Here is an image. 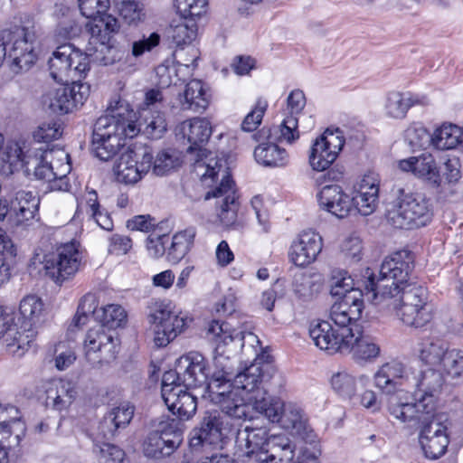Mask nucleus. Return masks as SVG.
Here are the masks:
<instances>
[{
    "label": "nucleus",
    "instance_id": "37998d69",
    "mask_svg": "<svg viewBox=\"0 0 463 463\" xmlns=\"http://www.w3.org/2000/svg\"><path fill=\"white\" fill-rule=\"evenodd\" d=\"M132 111L131 109H129ZM133 118H135V113ZM136 128L139 132H143L148 137L157 139L166 131V121L164 115L158 111H152V109H141L139 111V118L135 121Z\"/></svg>",
    "mask_w": 463,
    "mask_h": 463
},
{
    "label": "nucleus",
    "instance_id": "09e8293b",
    "mask_svg": "<svg viewBox=\"0 0 463 463\" xmlns=\"http://www.w3.org/2000/svg\"><path fill=\"white\" fill-rule=\"evenodd\" d=\"M254 156L258 163L272 167L283 166L288 162V155L284 148L275 143H263L254 150Z\"/></svg>",
    "mask_w": 463,
    "mask_h": 463
},
{
    "label": "nucleus",
    "instance_id": "2eb2a0df",
    "mask_svg": "<svg viewBox=\"0 0 463 463\" xmlns=\"http://www.w3.org/2000/svg\"><path fill=\"white\" fill-rule=\"evenodd\" d=\"M5 50L10 69L16 74L29 71L38 58L34 34L24 28L12 33Z\"/></svg>",
    "mask_w": 463,
    "mask_h": 463
},
{
    "label": "nucleus",
    "instance_id": "39448f33",
    "mask_svg": "<svg viewBox=\"0 0 463 463\" xmlns=\"http://www.w3.org/2000/svg\"><path fill=\"white\" fill-rule=\"evenodd\" d=\"M413 268L412 253L402 250L383 260L379 276L367 269L364 275L365 298L372 304L380 306L386 296L408 284V278Z\"/></svg>",
    "mask_w": 463,
    "mask_h": 463
},
{
    "label": "nucleus",
    "instance_id": "cd10ccee",
    "mask_svg": "<svg viewBox=\"0 0 463 463\" xmlns=\"http://www.w3.org/2000/svg\"><path fill=\"white\" fill-rule=\"evenodd\" d=\"M209 333L221 335L218 339L229 344L234 350L251 348L256 354L262 350L260 341L255 334L232 328L229 324L224 322L212 321L209 325Z\"/></svg>",
    "mask_w": 463,
    "mask_h": 463
},
{
    "label": "nucleus",
    "instance_id": "5701e85b",
    "mask_svg": "<svg viewBox=\"0 0 463 463\" xmlns=\"http://www.w3.org/2000/svg\"><path fill=\"white\" fill-rule=\"evenodd\" d=\"M207 336L215 345L213 357L214 371L210 380H207L202 387L203 389H204L207 383H232L237 374L235 370L236 362L231 357V354L235 350L229 344H225L218 339L221 335L210 334L209 328L207 329Z\"/></svg>",
    "mask_w": 463,
    "mask_h": 463
},
{
    "label": "nucleus",
    "instance_id": "6ab92c4d",
    "mask_svg": "<svg viewBox=\"0 0 463 463\" xmlns=\"http://www.w3.org/2000/svg\"><path fill=\"white\" fill-rule=\"evenodd\" d=\"M232 430V424L222 412L208 411L203 418L200 428L191 438V446L210 445L222 448L223 439Z\"/></svg>",
    "mask_w": 463,
    "mask_h": 463
},
{
    "label": "nucleus",
    "instance_id": "bb28decb",
    "mask_svg": "<svg viewBox=\"0 0 463 463\" xmlns=\"http://www.w3.org/2000/svg\"><path fill=\"white\" fill-rule=\"evenodd\" d=\"M409 378L405 365L396 360L385 363L374 373V385L389 395L403 392L402 387Z\"/></svg>",
    "mask_w": 463,
    "mask_h": 463
},
{
    "label": "nucleus",
    "instance_id": "6e6552de",
    "mask_svg": "<svg viewBox=\"0 0 463 463\" xmlns=\"http://www.w3.org/2000/svg\"><path fill=\"white\" fill-rule=\"evenodd\" d=\"M206 361L199 353H189L181 356L175 371L165 372L162 379V398L179 390L199 389L207 381Z\"/></svg>",
    "mask_w": 463,
    "mask_h": 463
},
{
    "label": "nucleus",
    "instance_id": "4468645a",
    "mask_svg": "<svg viewBox=\"0 0 463 463\" xmlns=\"http://www.w3.org/2000/svg\"><path fill=\"white\" fill-rule=\"evenodd\" d=\"M261 361L263 356H258L253 364L238 373L232 383L241 393H245L249 400H251L252 408L256 411L263 409V406L267 405L265 403L267 400L271 397L260 387L265 373L269 369V364H261Z\"/></svg>",
    "mask_w": 463,
    "mask_h": 463
},
{
    "label": "nucleus",
    "instance_id": "f3484780",
    "mask_svg": "<svg viewBox=\"0 0 463 463\" xmlns=\"http://www.w3.org/2000/svg\"><path fill=\"white\" fill-rule=\"evenodd\" d=\"M345 145L343 133L326 129L312 144L309 153V164L316 171L327 169L337 158Z\"/></svg>",
    "mask_w": 463,
    "mask_h": 463
},
{
    "label": "nucleus",
    "instance_id": "e433bc0d",
    "mask_svg": "<svg viewBox=\"0 0 463 463\" xmlns=\"http://www.w3.org/2000/svg\"><path fill=\"white\" fill-rule=\"evenodd\" d=\"M45 392L46 405L57 411L67 409L73 402L77 394L75 384L63 379L50 381Z\"/></svg>",
    "mask_w": 463,
    "mask_h": 463
},
{
    "label": "nucleus",
    "instance_id": "0eeeda50",
    "mask_svg": "<svg viewBox=\"0 0 463 463\" xmlns=\"http://www.w3.org/2000/svg\"><path fill=\"white\" fill-rule=\"evenodd\" d=\"M87 53H82L71 44L58 46L48 61L50 75L61 83L81 84L80 80L90 70V62L99 61L107 64L104 57L91 52L88 48Z\"/></svg>",
    "mask_w": 463,
    "mask_h": 463
},
{
    "label": "nucleus",
    "instance_id": "c9c22d12",
    "mask_svg": "<svg viewBox=\"0 0 463 463\" xmlns=\"http://www.w3.org/2000/svg\"><path fill=\"white\" fill-rule=\"evenodd\" d=\"M209 105V96L203 89V82L199 80L189 81L184 92L177 95L172 109L178 108L181 110L199 112L204 110Z\"/></svg>",
    "mask_w": 463,
    "mask_h": 463
},
{
    "label": "nucleus",
    "instance_id": "680f3d73",
    "mask_svg": "<svg viewBox=\"0 0 463 463\" xmlns=\"http://www.w3.org/2000/svg\"><path fill=\"white\" fill-rule=\"evenodd\" d=\"M404 137L409 145L415 148H423L431 144V135L425 127L418 123L408 127Z\"/></svg>",
    "mask_w": 463,
    "mask_h": 463
},
{
    "label": "nucleus",
    "instance_id": "7c9ffc66",
    "mask_svg": "<svg viewBox=\"0 0 463 463\" xmlns=\"http://www.w3.org/2000/svg\"><path fill=\"white\" fill-rule=\"evenodd\" d=\"M429 103L430 100L426 95L395 90L390 91L384 99V115L388 118L402 120L407 117L411 108L414 106H427Z\"/></svg>",
    "mask_w": 463,
    "mask_h": 463
},
{
    "label": "nucleus",
    "instance_id": "2f4dec72",
    "mask_svg": "<svg viewBox=\"0 0 463 463\" xmlns=\"http://www.w3.org/2000/svg\"><path fill=\"white\" fill-rule=\"evenodd\" d=\"M344 354H350L355 361L370 362L380 355V346L372 336L364 334L358 326L350 327V334L344 345Z\"/></svg>",
    "mask_w": 463,
    "mask_h": 463
},
{
    "label": "nucleus",
    "instance_id": "f704fd0d",
    "mask_svg": "<svg viewBox=\"0 0 463 463\" xmlns=\"http://www.w3.org/2000/svg\"><path fill=\"white\" fill-rule=\"evenodd\" d=\"M258 463H291L296 444L286 434L270 435Z\"/></svg>",
    "mask_w": 463,
    "mask_h": 463
},
{
    "label": "nucleus",
    "instance_id": "5fc2aeb1",
    "mask_svg": "<svg viewBox=\"0 0 463 463\" xmlns=\"http://www.w3.org/2000/svg\"><path fill=\"white\" fill-rule=\"evenodd\" d=\"M19 311L22 325L35 328L43 315V301L35 295L26 296L20 302Z\"/></svg>",
    "mask_w": 463,
    "mask_h": 463
},
{
    "label": "nucleus",
    "instance_id": "603ef678",
    "mask_svg": "<svg viewBox=\"0 0 463 463\" xmlns=\"http://www.w3.org/2000/svg\"><path fill=\"white\" fill-rule=\"evenodd\" d=\"M443 382V376L439 371L432 368L422 371L416 382L418 391L415 396H430L435 401L434 395L440 390Z\"/></svg>",
    "mask_w": 463,
    "mask_h": 463
},
{
    "label": "nucleus",
    "instance_id": "3c124183",
    "mask_svg": "<svg viewBox=\"0 0 463 463\" xmlns=\"http://www.w3.org/2000/svg\"><path fill=\"white\" fill-rule=\"evenodd\" d=\"M102 28L105 29L108 33H116L118 32L119 25L118 20L109 14L107 12L104 14H101L97 21L94 22L90 26V33L91 39L93 42L99 41V46L95 47V53L99 54L101 57L106 51H109V47L105 44V40L107 39L106 35H101Z\"/></svg>",
    "mask_w": 463,
    "mask_h": 463
},
{
    "label": "nucleus",
    "instance_id": "f8f14e48",
    "mask_svg": "<svg viewBox=\"0 0 463 463\" xmlns=\"http://www.w3.org/2000/svg\"><path fill=\"white\" fill-rule=\"evenodd\" d=\"M203 398H208L218 405L222 414L227 418L246 419L252 406L251 400L245 393H241L232 383H207L202 392Z\"/></svg>",
    "mask_w": 463,
    "mask_h": 463
},
{
    "label": "nucleus",
    "instance_id": "a19ab883",
    "mask_svg": "<svg viewBox=\"0 0 463 463\" xmlns=\"http://www.w3.org/2000/svg\"><path fill=\"white\" fill-rule=\"evenodd\" d=\"M163 398L168 410L179 417L180 420H188L193 417L196 411L197 402L194 394H192L181 388L175 390L173 393Z\"/></svg>",
    "mask_w": 463,
    "mask_h": 463
},
{
    "label": "nucleus",
    "instance_id": "e2e57ef3",
    "mask_svg": "<svg viewBox=\"0 0 463 463\" xmlns=\"http://www.w3.org/2000/svg\"><path fill=\"white\" fill-rule=\"evenodd\" d=\"M341 252L350 262H359L364 255V244L362 239L356 234L349 235L341 244Z\"/></svg>",
    "mask_w": 463,
    "mask_h": 463
},
{
    "label": "nucleus",
    "instance_id": "b1692460",
    "mask_svg": "<svg viewBox=\"0 0 463 463\" xmlns=\"http://www.w3.org/2000/svg\"><path fill=\"white\" fill-rule=\"evenodd\" d=\"M40 203L39 197L31 191H17L10 200H0V219L15 217L17 222L34 218Z\"/></svg>",
    "mask_w": 463,
    "mask_h": 463
},
{
    "label": "nucleus",
    "instance_id": "a878e982",
    "mask_svg": "<svg viewBox=\"0 0 463 463\" xmlns=\"http://www.w3.org/2000/svg\"><path fill=\"white\" fill-rule=\"evenodd\" d=\"M398 167L403 172L411 173L432 187L439 188L442 185L440 172L431 154L424 153L418 156L400 160Z\"/></svg>",
    "mask_w": 463,
    "mask_h": 463
},
{
    "label": "nucleus",
    "instance_id": "58836bf2",
    "mask_svg": "<svg viewBox=\"0 0 463 463\" xmlns=\"http://www.w3.org/2000/svg\"><path fill=\"white\" fill-rule=\"evenodd\" d=\"M135 408L129 402H122L112 408L100 422L99 429L104 438L115 436L120 429H125L134 416Z\"/></svg>",
    "mask_w": 463,
    "mask_h": 463
},
{
    "label": "nucleus",
    "instance_id": "8fccbe9b",
    "mask_svg": "<svg viewBox=\"0 0 463 463\" xmlns=\"http://www.w3.org/2000/svg\"><path fill=\"white\" fill-rule=\"evenodd\" d=\"M196 234L194 227H189L176 232L167 250V258L173 263L179 262L190 250Z\"/></svg>",
    "mask_w": 463,
    "mask_h": 463
},
{
    "label": "nucleus",
    "instance_id": "20e7f679",
    "mask_svg": "<svg viewBox=\"0 0 463 463\" xmlns=\"http://www.w3.org/2000/svg\"><path fill=\"white\" fill-rule=\"evenodd\" d=\"M97 319L102 324L90 328L84 340L85 357L93 366L109 364L116 359L119 350V340L111 332L127 322V313L119 305H108L96 313Z\"/></svg>",
    "mask_w": 463,
    "mask_h": 463
},
{
    "label": "nucleus",
    "instance_id": "f257e3e1",
    "mask_svg": "<svg viewBox=\"0 0 463 463\" xmlns=\"http://www.w3.org/2000/svg\"><path fill=\"white\" fill-rule=\"evenodd\" d=\"M175 131L189 144L185 156L193 165L195 175L207 185H211L208 181L216 184L207 192L205 200L215 198L221 222L226 226L232 225L236 221L239 208L237 191L226 160L204 147L212 135L211 122L205 118L195 117L181 122Z\"/></svg>",
    "mask_w": 463,
    "mask_h": 463
},
{
    "label": "nucleus",
    "instance_id": "338daca9",
    "mask_svg": "<svg viewBox=\"0 0 463 463\" xmlns=\"http://www.w3.org/2000/svg\"><path fill=\"white\" fill-rule=\"evenodd\" d=\"M16 256V248L14 243L10 240L9 237H2L0 239V261L2 262L0 266V273L5 272V278L0 279V287L5 283V280L8 279V262L14 260Z\"/></svg>",
    "mask_w": 463,
    "mask_h": 463
},
{
    "label": "nucleus",
    "instance_id": "774afa93",
    "mask_svg": "<svg viewBox=\"0 0 463 463\" xmlns=\"http://www.w3.org/2000/svg\"><path fill=\"white\" fill-rule=\"evenodd\" d=\"M161 35L157 32L143 34L142 38L132 43L131 53L137 58L146 52H152L160 44Z\"/></svg>",
    "mask_w": 463,
    "mask_h": 463
},
{
    "label": "nucleus",
    "instance_id": "49530a36",
    "mask_svg": "<svg viewBox=\"0 0 463 463\" xmlns=\"http://www.w3.org/2000/svg\"><path fill=\"white\" fill-rule=\"evenodd\" d=\"M395 316L405 325L421 327L431 319V311L422 304L401 303L397 308H391Z\"/></svg>",
    "mask_w": 463,
    "mask_h": 463
},
{
    "label": "nucleus",
    "instance_id": "4be33fe9",
    "mask_svg": "<svg viewBox=\"0 0 463 463\" xmlns=\"http://www.w3.org/2000/svg\"><path fill=\"white\" fill-rule=\"evenodd\" d=\"M365 291H352L335 301L330 308V319L337 327H355L362 316Z\"/></svg>",
    "mask_w": 463,
    "mask_h": 463
},
{
    "label": "nucleus",
    "instance_id": "de8ad7c7",
    "mask_svg": "<svg viewBox=\"0 0 463 463\" xmlns=\"http://www.w3.org/2000/svg\"><path fill=\"white\" fill-rule=\"evenodd\" d=\"M463 128L454 124H443L431 135V145L439 150L453 149L460 145Z\"/></svg>",
    "mask_w": 463,
    "mask_h": 463
},
{
    "label": "nucleus",
    "instance_id": "4d7b16f0",
    "mask_svg": "<svg viewBox=\"0 0 463 463\" xmlns=\"http://www.w3.org/2000/svg\"><path fill=\"white\" fill-rule=\"evenodd\" d=\"M61 134L62 131L60 124L54 121L44 122L33 132L34 142L28 146H44L46 149H50L46 144L58 139L61 137Z\"/></svg>",
    "mask_w": 463,
    "mask_h": 463
},
{
    "label": "nucleus",
    "instance_id": "1a4fd4ad",
    "mask_svg": "<svg viewBox=\"0 0 463 463\" xmlns=\"http://www.w3.org/2000/svg\"><path fill=\"white\" fill-rule=\"evenodd\" d=\"M43 265L46 275L55 283L61 284L71 279L83 266V256L75 242L61 244L51 252L35 254L33 263Z\"/></svg>",
    "mask_w": 463,
    "mask_h": 463
},
{
    "label": "nucleus",
    "instance_id": "c85d7f7f",
    "mask_svg": "<svg viewBox=\"0 0 463 463\" xmlns=\"http://www.w3.org/2000/svg\"><path fill=\"white\" fill-rule=\"evenodd\" d=\"M5 317L0 318V338H3L7 351L17 357L23 356L35 338V328L22 325L6 326Z\"/></svg>",
    "mask_w": 463,
    "mask_h": 463
},
{
    "label": "nucleus",
    "instance_id": "c03bdc74",
    "mask_svg": "<svg viewBox=\"0 0 463 463\" xmlns=\"http://www.w3.org/2000/svg\"><path fill=\"white\" fill-rule=\"evenodd\" d=\"M357 382L362 385L369 383L370 378L366 374L355 376L346 370L339 371L331 377L333 390L345 399H353L357 391Z\"/></svg>",
    "mask_w": 463,
    "mask_h": 463
},
{
    "label": "nucleus",
    "instance_id": "412c9836",
    "mask_svg": "<svg viewBox=\"0 0 463 463\" xmlns=\"http://www.w3.org/2000/svg\"><path fill=\"white\" fill-rule=\"evenodd\" d=\"M350 334V327H334L328 321L312 323L309 335L315 345L328 354L344 353V345Z\"/></svg>",
    "mask_w": 463,
    "mask_h": 463
},
{
    "label": "nucleus",
    "instance_id": "473e14b6",
    "mask_svg": "<svg viewBox=\"0 0 463 463\" xmlns=\"http://www.w3.org/2000/svg\"><path fill=\"white\" fill-rule=\"evenodd\" d=\"M321 208L338 218H345L354 211V200L336 184L324 186L317 194Z\"/></svg>",
    "mask_w": 463,
    "mask_h": 463
},
{
    "label": "nucleus",
    "instance_id": "bf43d9fd",
    "mask_svg": "<svg viewBox=\"0 0 463 463\" xmlns=\"http://www.w3.org/2000/svg\"><path fill=\"white\" fill-rule=\"evenodd\" d=\"M181 164L179 155L176 151L168 149L157 154L153 166V173L156 175H165L172 169Z\"/></svg>",
    "mask_w": 463,
    "mask_h": 463
},
{
    "label": "nucleus",
    "instance_id": "ea45409f",
    "mask_svg": "<svg viewBox=\"0 0 463 463\" xmlns=\"http://www.w3.org/2000/svg\"><path fill=\"white\" fill-rule=\"evenodd\" d=\"M254 137L260 141L271 139L272 141L292 144L299 138L298 119L296 116H285L282 122L271 128H262Z\"/></svg>",
    "mask_w": 463,
    "mask_h": 463
},
{
    "label": "nucleus",
    "instance_id": "7ed1b4c3",
    "mask_svg": "<svg viewBox=\"0 0 463 463\" xmlns=\"http://www.w3.org/2000/svg\"><path fill=\"white\" fill-rule=\"evenodd\" d=\"M69 158V154L62 148L46 149L44 146L21 147L17 143H12L6 146L0 159V173L9 176L24 168L26 175L33 174L37 179L48 182L56 173L54 159L61 164Z\"/></svg>",
    "mask_w": 463,
    "mask_h": 463
},
{
    "label": "nucleus",
    "instance_id": "f03ea898",
    "mask_svg": "<svg viewBox=\"0 0 463 463\" xmlns=\"http://www.w3.org/2000/svg\"><path fill=\"white\" fill-rule=\"evenodd\" d=\"M133 116L124 100L115 99L110 101L106 114L99 117L94 126L91 151L96 157L109 160L124 147L125 138H133L138 134Z\"/></svg>",
    "mask_w": 463,
    "mask_h": 463
},
{
    "label": "nucleus",
    "instance_id": "ddd939ff",
    "mask_svg": "<svg viewBox=\"0 0 463 463\" xmlns=\"http://www.w3.org/2000/svg\"><path fill=\"white\" fill-rule=\"evenodd\" d=\"M182 442L183 430L180 428V421L163 418L144 439L143 453L151 458L167 457L174 453Z\"/></svg>",
    "mask_w": 463,
    "mask_h": 463
},
{
    "label": "nucleus",
    "instance_id": "6e6d98bb",
    "mask_svg": "<svg viewBox=\"0 0 463 463\" xmlns=\"http://www.w3.org/2000/svg\"><path fill=\"white\" fill-rule=\"evenodd\" d=\"M330 293L334 297L344 298L352 291H364L354 288V279L343 269H333L330 275Z\"/></svg>",
    "mask_w": 463,
    "mask_h": 463
},
{
    "label": "nucleus",
    "instance_id": "13d9d810",
    "mask_svg": "<svg viewBox=\"0 0 463 463\" xmlns=\"http://www.w3.org/2000/svg\"><path fill=\"white\" fill-rule=\"evenodd\" d=\"M440 369L452 379L463 377V350L449 349Z\"/></svg>",
    "mask_w": 463,
    "mask_h": 463
},
{
    "label": "nucleus",
    "instance_id": "0e129e2a",
    "mask_svg": "<svg viewBox=\"0 0 463 463\" xmlns=\"http://www.w3.org/2000/svg\"><path fill=\"white\" fill-rule=\"evenodd\" d=\"M121 18L128 24L139 22L145 15L143 5L134 0H122L117 4Z\"/></svg>",
    "mask_w": 463,
    "mask_h": 463
},
{
    "label": "nucleus",
    "instance_id": "69168bd1",
    "mask_svg": "<svg viewBox=\"0 0 463 463\" xmlns=\"http://www.w3.org/2000/svg\"><path fill=\"white\" fill-rule=\"evenodd\" d=\"M80 13L94 22L108 12L110 6V0H79Z\"/></svg>",
    "mask_w": 463,
    "mask_h": 463
},
{
    "label": "nucleus",
    "instance_id": "a18cd8bd",
    "mask_svg": "<svg viewBox=\"0 0 463 463\" xmlns=\"http://www.w3.org/2000/svg\"><path fill=\"white\" fill-rule=\"evenodd\" d=\"M324 279L319 273H299L295 275L293 291L303 301L316 298L323 288Z\"/></svg>",
    "mask_w": 463,
    "mask_h": 463
},
{
    "label": "nucleus",
    "instance_id": "393cba45",
    "mask_svg": "<svg viewBox=\"0 0 463 463\" xmlns=\"http://www.w3.org/2000/svg\"><path fill=\"white\" fill-rule=\"evenodd\" d=\"M323 247L322 237L313 230L303 231L292 242L289 259L298 267L314 262Z\"/></svg>",
    "mask_w": 463,
    "mask_h": 463
},
{
    "label": "nucleus",
    "instance_id": "79ce46f5",
    "mask_svg": "<svg viewBox=\"0 0 463 463\" xmlns=\"http://www.w3.org/2000/svg\"><path fill=\"white\" fill-rule=\"evenodd\" d=\"M138 158L139 155L128 147L120 154L114 165V173L118 182L127 184H136L142 178L137 164Z\"/></svg>",
    "mask_w": 463,
    "mask_h": 463
},
{
    "label": "nucleus",
    "instance_id": "052dcab7",
    "mask_svg": "<svg viewBox=\"0 0 463 463\" xmlns=\"http://www.w3.org/2000/svg\"><path fill=\"white\" fill-rule=\"evenodd\" d=\"M98 304V298L94 293L85 294L80 299L76 315L73 317L74 326L80 327L85 325L89 317L96 312Z\"/></svg>",
    "mask_w": 463,
    "mask_h": 463
},
{
    "label": "nucleus",
    "instance_id": "aec40b11",
    "mask_svg": "<svg viewBox=\"0 0 463 463\" xmlns=\"http://www.w3.org/2000/svg\"><path fill=\"white\" fill-rule=\"evenodd\" d=\"M448 418L443 413L437 414L428 423H425L420 433V444L426 458L437 459L447 450L449 437L447 434Z\"/></svg>",
    "mask_w": 463,
    "mask_h": 463
},
{
    "label": "nucleus",
    "instance_id": "dca6fc26",
    "mask_svg": "<svg viewBox=\"0 0 463 463\" xmlns=\"http://www.w3.org/2000/svg\"><path fill=\"white\" fill-rule=\"evenodd\" d=\"M267 405L258 411L269 421L276 422L281 428L301 434L307 430V419L303 410L296 403H284L280 399L270 397Z\"/></svg>",
    "mask_w": 463,
    "mask_h": 463
},
{
    "label": "nucleus",
    "instance_id": "423d86ee",
    "mask_svg": "<svg viewBox=\"0 0 463 463\" xmlns=\"http://www.w3.org/2000/svg\"><path fill=\"white\" fill-rule=\"evenodd\" d=\"M432 218L429 200L416 193L400 188L386 209L387 222L398 229H414L425 226Z\"/></svg>",
    "mask_w": 463,
    "mask_h": 463
},
{
    "label": "nucleus",
    "instance_id": "4c0bfd02",
    "mask_svg": "<svg viewBox=\"0 0 463 463\" xmlns=\"http://www.w3.org/2000/svg\"><path fill=\"white\" fill-rule=\"evenodd\" d=\"M386 297L381 305L388 308H397L401 303L422 304L429 307L428 290L417 283L405 284Z\"/></svg>",
    "mask_w": 463,
    "mask_h": 463
},
{
    "label": "nucleus",
    "instance_id": "9d476101",
    "mask_svg": "<svg viewBox=\"0 0 463 463\" xmlns=\"http://www.w3.org/2000/svg\"><path fill=\"white\" fill-rule=\"evenodd\" d=\"M387 409L401 422L419 425L420 428L438 414L435 401L430 396H415V402H412L407 392L391 395L387 401Z\"/></svg>",
    "mask_w": 463,
    "mask_h": 463
},
{
    "label": "nucleus",
    "instance_id": "a211bd4d",
    "mask_svg": "<svg viewBox=\"0 0 463 463\" xmlns=\"http://www.w3.org/2000/svg\"><path fill=\"white\" fill-rule=\"evenodd\" d=\"M89 92V87L84 84L62 83L43 96V104L53 113L66 114L83 105Z\"/></svg>",
    "mask_w": 463,
    "mask_h": 463
},
{
    "label": "nucleus",
    "instance_id": "c756f323",
    "mask_svg": "<svg viewBox=\"0 0 463 463\" xmlns=\"http://www.w3.org/2000/svg\"><path fill=\"white\" fill-rule=\"evenodd\" d=\"M26 427L21 420L19 410L13 405L0 404V441L9 448L19 446Z\"/></svg>",
    "mask_w": 463,
    "mask_h": 463
},
{
    "label": "nucleus",
    "instance_id": "9b49d317",
    "mask_svg": "<svg viewBox=\"0 0 463 463\" xmlns=\"http://www.w3.org/2000/svg\"><path fill=\"white\" fill-rule=\"evenodd\" d=\"M147 318L154 331V342L158 347L166 346L186 326V318L170 301H154Z\"/></svg>",
    "mask_w": 463,
    "mask_h": 463
},
{
    "label": "nucleus",
    "instance_id": "72a5a7b5",
    "mask_svg": "<svg viewBox=\"0 0 463 463\" xmlns=\"http://www.w3.org/2000/svg\"><path fill=\"white\" fill-rule=\"evenodd\" d=\"M269 436L266 428L246 426L238 431L236 443L249 461L258 463L259 456L265 450L264 447H266Z\"/></svg>",
    "mask_w": 463,
    "mask_h": 463
},
{
    "label": "nucleus",
    "instance_id": "864d4df0",
    "mask_svg": "<svg viewBox=\"0 0 463 463\" xmlns=\"http://www.w3.org/2000/svg\"><path fill=\"white\" fill-rule=\"evenodd\" d=\"M449 349L447 344L442 340L429 338L421 343L420 358L427 364L440 367Z\"/></svg>",
    "mask_w": 463,
    "mask_h": 463
}]
</instances>
